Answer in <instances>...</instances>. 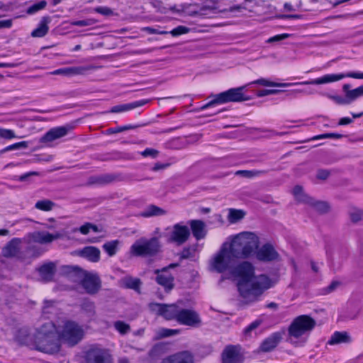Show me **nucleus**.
Wrapping results in <instances>:
<instances>
[{"label":"nucleus","mask_w":363,"mask_h":363,"mask_svg":"<svg viewBox=\"0 0 363 363\" xmlns=\"http://www.w3.org/2000/svg\"><path fill=\"white\" fill-rule=\"evenodd\" d=\"M232 272L238 278V291L245 303L255 301L265 290L274 285V281L267 276H255L254 266L247 261L238 264Z\"/></svg>","instance_id":"f257e3e1"},{"label":"nucleus","mask_w":363,"mask_h":363,"mask_svg":"<svg viewBox=\"0 0 363 363\" xmlns=\"http://www.w3.org/2000/svg\"><path fill=\"white\" fill-rule=\"evenodd\" d=\"M59 333L55 322L40 318L34 327L33 350L46 354H57L61 350Z\"/></svg>","instance_id":"f03ea898"},{"label":"nucleus","mask_w":363,"mask_h":363,"mask_svg":"<svg viewBox=\"0 0 363 363\" xmlns=\"http://www.w3.org/2000/svg\"><path fill=\"white\" fill-rule=\"evenodd\" d=\"M226 242L238 259L255 256L260 246L259 237L253 232L245 231L233 235Z\"/></svg>","instance_id":"7ed1b4c3"},{"label":"nucleus","mask_w":363,"mask_h":363,"mask_svg":"<svg viewBox=\"0 0 363 363\" xmlns=\"http://www.w3.org/2000/svg\"><path fill=\"white\" fill-rule=\"evenodd\" d=\"M345 77H348L351 78L355 79H363V73H356V72H350L346 75L344 74H332V75H325L321 78L316 79L312 81H306L301 83H277L272 81H269L264 79H261L253 82L252 84H257L264 86H271V87H288L291 86L301 85V84H322L330 83L335 81H338Z\"/></svg>","instance_id":"20e7f679"},{"label":"nucleus","mask_w":363,"mask_h":363,"mask_svg":"<svg viewBox=\"0 0 363 363\" xmlns=\"http://www.w3.org/2000/svg\"><path fill=\"white\" fill-rule=\"evenodd\" d=\"M237 259L230 245L225 242L211 260L210 268L218 273L224 272L232 268Z\"/></svg>","instance_id":"39448f33"},{"label":"nucleus","mask_w":363,"mask_h":363,"mask_svg":"<svg viewBox=\"0 0 363 363\" xmlns=\"http://www.w3.org/2000/svg\"><path fill=\"white\" fill-rule=\"evenodd\" d=\"M60 333V341L64 340L71 345H76L83 337L82 328L74 322L62 320L55 323Z\"/></svg>","instance_id":"423d86ee"},{"label":"nucleus","mask_w":363,"mask_h":363,"mask_svg":"<svg viewBox=\"0 0 363 363\" xmlns=\"http://www.w3.org/2000/svg\"><path fill=\"white\" fill-rule=\"evenodd\" d=\"M161 245L157 238L137 240L130 247V253L135 256H155L160 251Z\"/></svg>","instance_id":"0eeeda50"},{"label":"nucleus","mask_w":363,"mask_h":363,"mask_svg":"<svg viewBox=\"0 0 363 363\" xmlns=\"http://www.w3.org/2000/svg\"><path fill=\"white\" fill-rule=\"evenodd\" d=\"M315 325V321L308 315H302L294 319L289 327V335L295 338H299L302 335L311 331Z\"/></svg>","instance_id":"6e6552de"},{"label":"nucleus","mask_w":363,"mask_h":363,"mask_svg":"<svg viewBox=\"0 0 363 363\" xmlns=\"http://www.w3.org/2000/svg\"><path fill=\"white\" fill-rule=\"evenodd\" d=\"M243 89L244 86L233 88L217 94L212 101L203 106L201 108L204 109L215 104H224L227 102H241L249 101L250 97L245 96L242 94V91Z\"/></svg>","instance_id":"1a4fd4ad"},{"label":"nucleus","mask_w":363,"mask_h":363,"mask_svg":"<svg viewBox=\"0 0 363 363\" xmlns=\"http://www.w3.org/2000/svg\"><path fill=\"white\" fill-rule=\"evenodd\" d=\"M150 309L157 314L163 316L167 320L176 318L178 321V316L181 309L174 304H160L151 303L149 304Z\"/></svg>","instance_id":"9d476101"},{"label":"nucleus","mask_w":363,"mask_h":363,"mask_svg":"<svg viewBox=\"0 0 363 363\" xmlns=\"http://www.w3.org/2000/svg\"><path fill=\"white\" fill-rule=\"evenodd\" d=\"M78 277L81 279L80 282L83 288L89 294L96 293L100 288L99 278L95 275L86 272L79 270Z\"/></svg>","instance_id":"9b49d317"},{"label":"nucleus","mask_w":363,"mask_h":363,"mask_svg":"<svg viewBox=\"0 0 363 363\" xmlns=\"http://www.w3.org/2000/svg\"><path fill=\"white\" fill-rule=\"evenodd\" d=\"M61 238L62 235L58 232L52 234L48 231L38 230L28 234V242L40 245H49L52 243L55 240H57Z\"/></svg>","instance_id":"f8f14e48"},{"label":"nucleus","mask_w":363,"mask_h":363,"mask_svg":"<svg viewBox=\"0 0 363 363\" xmlns=\"http://www.w3.org/2000/svg\"><path fill=\"white\" fill-rule=\"evenodd\" d=\"M22 247L23 240L20 238H13L3 247L2 256L9 259H20L22 255Z\"/></svg>","instance_id":"ddd939ff"},{"label":"nucleus","mask_w":363,"mask_h":363,"mask_svg":"<svg viewBox=\"0 0 363 363\" xmlns=\"http://www.w3.org/2000/svg\"><path fill=\"white\" fill-rule=\"evenodd\" d=\"M255 256L259 261L264 262H276L279 259V255L272 245L267 243L261 247H259Z\"/></svg>","instance_id":"4468645a"},{"label":"nucleus","mask_w":363,"mask_h":363,"mask_svg":"<svg viewBox=\"0 0 363 363\" xmlns=\"http://www.w3.org/2000/svg\"><path fill=\"white\" fill-rule=\"evenodd\" d=\"M86 360L87 363H111V355L107 350L92 348L86 352Z\"/></svg>","instance_id":"2eb2a0df"},{"label":"nucleus","mask_w":363,"mask_h":363,"mask_svg":"<svg viewBox=\"0 0 363 363\" xmlns=\"http://www.w3.org/2000/svg\"><path fill=\"white\" fill-rule=\"evenodd\" d=\"M161 363H194V359L191 352L183 351L166 357Z\"/></svg>","instance_id":"dca6fc26"},{"label":"nucleus","mask_w":363,"mask_h":363,"mask_svg":"<svg viewBox=\"0 0 363 363\" xmlns=\"http://www.w3.org/2000/svg\"><path fill=\"white\" fill-rule=\"evenodd\" d=\"M189 235L190 232L186 226L177 224L173 227L170 241L175 242L178 245H182L188 240Z\"/></svg>","instance_id":"f3484780"},{"label":"nucleus","mask_w":363,"mask_h":363,"mask_svg":"<svg viewBox=\"0 0 363 363\" xmlns=\"http://www.w3.org/2000/svg\"><path fill=\"white\" fill-rule=\"evenodd\" d=\"M242 360L240 348L228 346L223 353V363H241Z\"/></svg>","instance_id":"a211bd4d"},{"label":"nucleus","mask_w":363,"mask_h":363,"mask_svg":"<svg viewBox=\"0 0 363 363\" xmlns=\"http://www.w3.org/2000/svg\"><path fill=\"white\" fill-rule=\"evenodd\" d=\"M178 322L194 326L200 323V319L196 312L187 309H181L178 316Z\"/></svg>","instance_id":"6ab92c4d"},{"label":"nucleus","mask_w":363,"mask_h":363,"mask_svg":"<svg viewBox=\"0 0 363 363\" xmlns=\"http://www.w3.org/2000/svg\"><path fill=\"white\" fill-rule=\"evenodd\" d=\"M291 194L294 196L296 201L299 203L307 205L308 206L314 198L306 193L303 186L299 184L295 185L293 187Z\"/></svg>","instance_id":"aec40b11"},{"label":"nucleus","mask_w":363,"mask_h":363,"mask_svg":"<svg viewBox=\"0 0 363 363\" xmlns=\"http://www.w3.org/2000/svg\"><path fill=\"white\" fill-rule=\"evenodd\" d=\"M76 255L88 259L89 261L96 262L100 258V250L92 246L85 247L82 250L74 252Z\"/></svg>","instance_id":"412c9836"},{"label":"nucleus","mask_w":363,"mask_h":363,"mask_svg":"<svg viewBox=\"0 0 363 363\" xmlns=\"http://www.w3.org/2000/svg\"><path fill=\"white\" fill-rule=\"evenodd\" d=\"M309 206L319 215H327L332 211L331 204L324 200H318L315 198L310 203Z\"/></svg>","instance_id":"4be33fe9"},{"label":"nucleus","mask_w":363,"mask_h":363,"mask_svg":"<svg viewBox=\"0 0 363 363\" xmlns=\"http://www.w3.org/2000/svg\"><path fill=\"white\" fill-rule=\"evenodd\" d=\"M16 340L21 345H30L33 349L34 332L32 333L26 328H21L17 331Z\"/></svg>","instance_id":"5701e85b"},{"label":"nucleus","mask_w":363,"mask_h":363,"mask_svg":"<svg viewBox=\"0 0 363 363\" xmlns=\"http://www.w3.org/2000/svg\"><path fill=\"white\" fill-rule=\"evenodd\" d=\"M167 269V268H163L162 270L157 269L155 273L157 274V283L163 286L167 291H169L173 288V277L168 274Z\"/></svg>","instance_id":"b1692460"},{"label":"nucleus","mask_w":363,"mask_h":363,"mask_svg":"<svg viewBox=\"0 0 363 363\" xmlns=\"http://www.w3.org/2000/svg\"><path fill=\"white\" fill-rule=\"evenodd\" d=\"M67 133V130L64 127L53 128L42 137L40 140L43 143H50L65 136Z\"/></svg>","instance_id":"393cba45"},{"label":"nucleus","mask_w":363,"mask_h":363,"mask_svg":"<svg viewBox=\"0 0 363 363\" xmlns=\"http://www.w3.org/2000/svg\"><path fill=\"white\" fill-rule=\"evenodd\" d=\"M56 271V265L53 262H49L43 265L39 269L41 278L45 281L52 279Z\"/></svg>","instance_id":"a878e982"},{"label":"nucleus","mask_w":363,"mask_h":363,"mask_svg":"<svg viewBox=\"0 0 363 363\" xmlns=\"http://www.w3.org/2000/svg\"><path fill=\"white\" fill-rule=\"evenodd\" d=\"M116 179V176L112 174L100 175L89 178V185H102L113 182Z\"/></svg>","instance_id":"bb28decb"},{"label":"nucleus","mask_w":363,"mask_h":363,"mask_svg":"<svg viewBox=\"0 0 363 363\" xmlns=\"http://www.w3.org/2000/svg\"><path fill=\"white\" fill-rule=\"evenodd\" d=\"M281 338L279 333H275L267 340H265L261 345V350L262 352H269L273 350L279 343Z\"/></svg>","instance_id":"cd10ccee"},{"label":"nucleus","mask_w":363,"mask_h":363,"mask_svg":"<svg viewBox=\"0 0 363 363\" xmlns=\"http://www.w3.org/2000/svg\"><path fill=\"white\" fill-rule=\"evenodd\" d=\"M165 213V210L155 205H150L141 213L140 216L143 218H149L152 216H161Z\"/></svg>","instance_id":"c85d7f7f"},{"label":"nucleus","mask_w":363,"mask_h":363,"mask_svg":"<svg viewBox=\"0 0 363 363\" xmlns=\"http://www.w3.org/2000/svg\"><path fill=\"white\" fill-rule=\"evenodd\" d=\"M50 23V19L48 17H44L39 25L38 28L34 30L31 35L34 38H40L45 35L48 31V23Z\"/></svg>","instance_id":"c756f323"},{"label":"nucleus","mask_w":363,"mask_h":363,"mask_svg":"<svg viewBox=\"0 0 363 363\" xmlns=\"http://www.w3.org/2000/svg\"><path fill=\"white\" fill-rule=\"evenodd\" d=\"M190 226L194 235L196 239H201L204 237V223L201 220H191Z\"/></svg>","instance_id":"7c9ffc66"},{"label":"nucleus","mask_w":363,"mask_h":363,"mask_svg":"<svg viewBox=\"0 0 363 363\" xmlns=\"http://www.w3.org/2000/svg\"><path fill=\"white\" fill-rule=\"evenodd\" d=\"M350 341V337L347 333L335 332L331 337L328 343L330 345L340 344L342 342H348Z\"/></svg>","instance_id":"2f4dec72"},{"label":"nucleus","mask_w":363,"mask_h":363,"mask_svg":"<svg viewBox=\"0 0 363 363\" xmlns=\"http://www.w3.org/2000/svg\"><path fill=\"white\" fill-rule=\"evenodd\" d=\"M245 212L242 210L230 208L229 210L228 219L230 223H234L242 220L245 217Z\"/></svg>","instance_id":"473e14b6"},{"label":"nucleus","mask_w":363,"mask_h":363,"mask_svg":"<svg viewBox=\"0 0 363 363\" xmlns=\"http://www.w3.org/2000/svg\"><path fill=\"white\" fill-rule=\"evenodd\" d=\"M145 104V101H138V102H135L133 104H125V105H121V106H116L111 108V113H120V112H123V111H127L131 110L133 108H135L138 106H143Z\"/></svg>","instance_id":"72a5a7b5"},{"label":"nucleus","mask_w":363,"mask_h":363,"mask_svg":"<svg viewBox=\"0 0 363 363\" xmlns=\"http://www.w3.org/2000/svg\"><path fill=\"white\" fill-rule=\"evenodd\" d=\"M55 206V203L49 199H43L38 201L35 204V208L44 211H50Z\"/></svg>","instance_id":"f704fd0d"},{"label":"nucleus","mask_w":363,"mask_h":363,"mask_svg":"<svg viewBox=\"0 0 363 363\" xmlns=\"http://www.w3.org/2000/svg\"><path fill=\"white\" fill-rule=\"evenodd\" d=\"M349 216L352 223H357L363 220V210L354 209L350 211Z\"/></svg>","instance_id":"c9c22d12"},{"label":"nucleus","mask_w":363,"mask_h":363,"mask_svg":"<svg viewBox=\"0 0 363 363\" xmlns=\"http://www.w3.org/2000/svg\"><path fill=\"white\" fill-rule=\"evenodd\" d=\"M87 69L85 67H75L67 69H60L56 71L55 74H80L86 71Z\"/></svg>","instance_id":"e433bc0d"},{"label":"nucleus","mask_w":363,"mask_h":363,"mask_svg":"<svg viewBox=\"0 0 363 363\" xmlns=\"http://www.w3.org/2000/svg\"><path fill=\"white\" fill-rule=\"evenodd\" d=\"M331 173L328 169H320L316 172L315 179L320 182H325L330 177Z\"/></svg>","instance_id":"4c0bfd02"},{"label":"nucleus","mask_w":363,"mask_h":363,"mask_svg":"<svg viewBox=\"0 0 363 363\" xmlns=\"http://www.w3.org/2000/svg\"><path fill=\"white\" fill-rule=\"evenodd\" d=\"M118 242L117 240L107 242L104 245V249L108 252L110 256H113L116 253V249Z\"/></svg>","instance_id":"58836bf2"},{"label":"nucleus","mask_w":363,"mask_h":363,"mask_svg":"<svg viewBox=\"0 0 363 363\" xmlns=\"http://www.w3.org/2000/svg\"><path fill=\"white\" fill-rule=\"evenodd\" d=\"M363 95V86L351 90L347 93V99L350 101L354 100L357 97Z\"/></svg>","instance_id":"ea45409f"},{"label":"nucleus","mask_w":363,"mask_h":363,"mask_svg":"<svg viewBox=\"0 0 363 363\" xmlns=\"http://www.w3.org/2000/svg\"><path fill=\"white\" fill-rule=\"evenodd\" d=\"M209 4L203 6L199 12H196V13H200L201 15L208 14V11H213L218 9V7L216 6L215 1H208Z\"/></svg>","instance_id":"a19ab883"},{"label":"nucleus","mask_w":363,"mask_h":363,"mask_svg":"<svg viewBox=\"0 0 363 363\" xmlns=\"http://www.w3.org/2000/svg\"><path fill=\"white\" fill-rule=\"evenodd\" d=\"M114 325L116 329L121 334H125L130 330L129 325L121 321L116 322Z\"/></svg>","instance_id":"79ce46f5"},{"label":"nucleus","mask_w":363,"mask_h":363,"mask_svg":"<svg viewBox=\"0 0 363 363\" xmlns=\"http://www.w3.org/2000/svg\"><path fill=\"white\" fill-rule=\"evenodd\" d=\"M134 128H135V126L129 125V126L118 127V128H109L106 130L105 133L106 135L119 133H121L125 130L133 129Z\"/></svg>","instance_id":"37998d69"},{"label":"nucleus","mask_w":363,"mask_h":363,"mask_svg":"<svg viewBox=\"0 0 363 363\" xmlns=\"http://www.w3.org/2000/svg\"><path fill=\"white\" fill-rule=\"evenodd\" d=\"M28 147V143L27 142H20L13 145H11L4 150L1 151V152H4L9 150H13L19 148H26Z\"/></svg>","instance_id":"c03bdc74"},{"label":"nucleus","mask_w":363,"mask_h":363,"mask_svg":"<svg viewBox=\"0 0 363 363\" xmlns=\"http://www.w3.org/2000/svg\"><path fill=\"white\" fill-rule=\"evenodd\" d=\"M189 32V28L180 26H178L176 28L173 29L170 32V33L173 36H177V35H179L186 34Z\"/></svg>","instance_id":"a18cd8bd"},{"label":"nucleus","mask_w":363,"mask_h":363,"mask_svg":"<svg viewBox=\"0 0 363 363\" xmlns=\"http://www.w3.org/2000/svg\"><path fill=\"white\" fill-rule=\"evenodd\" d=\"M280 92H281V91L279 89H261L257 91V96L259 97H262L267 95L277 94Z\"/></svg>","instance_id":"49530a36"},{"label":"nucleus","mask_w":363,"mask_h":363,"mask_svg":"<svg viewBox=\"0 0 363 363\" xmlns=\"http://www.w3.org/2000/svg\"><path fill=\"white\" fill-rule=\"evenodd\" d=\"M141 155L144 157H150L152 158H156L159 155V151L155 149L147 148L145 150Z\"/></svg>","instance_id":"de8ad7c7"},{"label":"nucleus","mask_w":363,"mask_h":363,"mask_svg":"<svg viewBox=\"0 0 363 363\" xmlns=\"http://www.w3.org/2000/svg\"><path fill=\"white\" fill-rule=\"evenodd\" d=\"M45 5H46L45 1H40V3L36 4L33 6H32L31 7H30L28 9L27 13L29 14L33 13L40 9H44Z\"/></svg>","instance_id":"09e8293b"},{"label":"nucleus","mask_w":363,"mask_h":363,"mask_svg":"<svg viewBox=\"0 0 363 363\" xmlns=\"http://www.w3.org/2000/svg\"><path fill=\"white\" fill-rule=\"evenodd\" d=\"M82 308L89 315H92L94 314V306L91 302H84L82 304Z\"/></svg>","instance_id":"8fccbe9b"},{"label":"nucleus","mask_w":363,"mask_h":363,"mask_svg":"<svg viewBox=\"0 0 363 363\" xmlns=\"http://www.w3.org/2000/svg\"><path fill=\"white\" fill-rule=\"evenodd\" d=\"M0 137L5 139H11L15 138V134L11 130L1 128L0 129Z\"/></svg>","instance_id":"3c124183"},{"label":"nucleus","mask_w":363,"mask_h":363,"mask_svg":"<svg viewBox=\"0 0 363 363\" xmlns=\"http://www.w3.org/2000/svg\"><path fill=\"white\" fill-rule=\"evenodd\" d=\"M178 333L177 330H170V329H162L160 331V337H166L173 335H175Z\"/></svg>","instance_id":"603ef678"},{"label":"nucleus","mask_w":363,"mask_h":363,"mask_svg":"<svg viewBox=\"0 0 363 363\" xmlns=\"http://www.w3.org/2000/svg\"><path fill=\"white\" fill-rule=\"evenodd\" d=\"M260 325V322L259 320H256L251 323L245 330V334L246 335H250V333L255 330L259 325Z\"/></svg>","instance_id":"864d4df0"},{"label":"nucleus","mask_w":363,"mask_h":363,"mask_svg":"<svg viewBox=\"0 0 363 363\" xmlns=\"http://www.w3.org/2000/svg\"><path fill=\"white\" fill-rule=\"evenodd\" d=\"M292 2L284 3L283 5L285 12L295 11L299 6L298 4H292Z\"/></svg>","instance_id":"5fc2aeb1"},{"label":"nucleus","mask_w":363,"mask_h":363,"mask_svg":"<svg viewBox=\"0 0 363 363\" xmlns=\"http://www.w3.org/2000/svg\"><path fill=\"white\" fill-rule=\"evenodd\" d=\"M96 11L103 15L110 16L112 15L113 11L107 7H99L96 9Z\"/></svg>","instance_id":"6e6d98bb"},{"label":"nucleus","mask_w":363,"mask_h":363,"mask_svg":"<svg viewBox=\"0 0 363 363\" xmlns=\"http://www.w3.org/2000/svg\"><path fill=\"white\" fill-rule=\"evenodd\" d=\"M341 137H342V135H338V134H323V135L313 137L312 138V140H317V139H321V138H340Z\"/></svg>","instance_id":"4d7b16f0"},{"label":"nucleus","mask_w":363,"mask_h":363,"mask_svg":"<svg viewBox=\"0 0 363 363\" xmlns=\"http://www.w3.org/2000/svg\"><path fill=\"white\" fill-rule=\"evenodd\" d=\"M236 174L248 178L255 177L257 174V172L252 171H238Z\"/></svg>","instance_id":"13d9d810"},{"label":"nucleus","mask_w":363,"mask_h":363,"mask_svg":"<svg viewBox=\"0 0 363 363\" xmlns=\"http://www.w3.org/2000/svg\"><path fill=\"white\" fill-rule=\"evenodd\" d=\"M289 35L288 34L278 35L268 40V43H272L276 41H280L287 38Z\"/></svg>","instance_id":"bf43d9fd"},{"label":"nucleus","mask_w":363,"mask_h":363,"mask_svg":"<svg viewBox=\"0 0 363 363\" xmlns=\"http://www.w3.org/2000/svg\"><path fill=\"white\" fill-rule=\"evenodd\" d=\"M90 223H87L83 225H82L79 228V231L81 232V233H82L83 235H86L89 233L90 231Z\"/></svg>","instance_id":"052dcab7"},{"label":"nucleus","mask_w":363,"mask_h":363,"mask_svg":"<svg viewBox=\"0 0 363 363\" xmlns=\"http://www.w3.org/2000/svg\"><path fill=\"white\" fill-rule=\"evenodd\" d=\"M340 285V282L338 281H333L330 285L327 288V291L328 293L333 291L335 290L337 286Z\"/></svg>","instance_id":"680f3d73"},{"label":"nucleus","mask_w":363,"mask_h":363,"mask_svg":"<svg viewBox=\"0 0 363 363\" xmlns=\"http://www.w3.org/2000/svg\"><path fill=\"white\" fill-rule=\"evenodd\" d=\"M169 164H161V163H156L155 164L152 170L155 172L159 171L160 169H165L167 167Z\"/></svg>","instance_id":"e2e57ef3"},{"label":"nucleus","mask_w":363,"mask_h":363,"mask_svg":"<svg viewBox=\"0 0 363 363\" xmlns=\"http://www.w3.org/2000/svg\"><path fill=\"white\" fill-rule=\"evenodd\" d=\"M12 25V21L11 20H6V21H0V29L2 28H9Z\"/></svg>","instance_id":"0e129e2a"},{"label":"nucleus","mask_w":363,"mask_h":363,"mask_svg":"<svg viewBox=\"0 0 363 363\" xmlns=\"http://www.w3.org/2000/svg\"><path fill=\"white\" fill-rule=\"evenodd\" d=\"M130 288L138 290L140 286V281L138 280H133L131 283L128 284Z\"/></svg>","instance_id":"69168bd1"},{"label":"nucleus","mask_w":363,"mask_h":363,"mask_svg":"<svg viewBox=\"0 0 363 363\" xmlns=\"http://www.w3.org/2000/svg\"><path fill=\"white\" fill-rule=\"evenodd\" d=\"M72 25L75 26H89V23L86 21H74L72 23Z\"/></svg>","instance_id":"338daca9"},{"label":"nucleus","mask_w":363,"mask_h":363,"mask_svg":"<svg viewBox=\"0 0 363 363\" xmlns=\"http://www.w3.org/2000/svg\"><path fill=\"white\" fill-rule=\"evenodd\" d=\"M352 122V120L349 118H341L339 121V125H346Z\"/></svg>","instance_id":"774afa93"}]
</instances>
